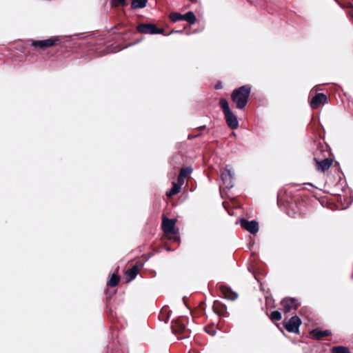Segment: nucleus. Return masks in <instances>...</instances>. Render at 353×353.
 Returning a JSON list of instances; mask_svg holds the SVG:
<instances>
[{
  "instance_id": "8",
  "label": "nucleus",
  "mask_w": 353,
  "mask_h": 353,
  "mask_svg": "<svg viewBox=\"0 0 353 353\" xmlns=\"http://www.w3.org/2000/svg\"><path fill=\"white\" fill-rule=\"evenodd\" d=\"M59 39H48L40 41H32L31 46L45 50L57 44Z\"/></svg>"
},
{
  "instance_id": "22",
  "label": "nucleus",
  "mask_w": 353,
  "mask_h": 353,
  "mask_svg": "<svg viewBox=\"0 0 353 353\" xmlns=\"http://www.w3.org/2000/svg\"><path fill=\"white\" fill-rule=\"evenodd\" d=\"M332 353H351L348 348L343 346H337L332 348Z\"/></svg>"
},
{
  "instance_id": "6",
  "label": "nucleus",
  "mask_w": 353,
  "mask_h": 353,
  "mask_svg": "<svg viewBox=\"0 0 353 353\" xmlns=\"http://www.w3.org/2000/svg\"><path fill=\"white\" fill-rule=\"evenodd\" d=\"M176 222V219H170L164 216L162 221V229L164 233L166 234H176L175 231Z\"/></svg>"
},
{
  "instance_id": "11",
  "label": "nucleus",
  "mask_w": 353,
  "mask_h": 353,
  "mask_svg": "<svg viewBox=\"0 0 353 353\" xmlns=\"http://www.w3.org/2000/svg\"><path fill=\"white\" fill-rule=\"evenodd\" d=\"M224 114L227 125L232 130L238 128L239 121L233 112L230 111Z\"/></svg>"
},
{
  "instance_id": "13",
  "label": "nucleus",
  "mask_w": 353,
  "mask_h": 353,
  "mask_svg": "<svg viewBox=\"0 0 353 353\" xmlns=\"http://www.w3.org/2000/svg\"><path fill=\"white\" fill-rule=\"evenodd\" d=\"M221 290L224 296V297L227 299L234 301L238 298V294L233 292L230 288L228 287H221Z\"/></svg>"
},
{
  "instance_id": "20",
  "label": "nucleus",
  "mask_w": 353,
  "mask_h": 353,
  "mask_svg": "<svg viewBox=\"0 0 353 353\" xmlns=\"http://www.w3.org/2000/svg\"><path fill=\"white\" fill-rule=\"evenodd\" d=\"M120 281V277L114 274H112L109 279L108 285L111 287L117 285Z\"/></svg>"
},
{
  "instance_id": "19",
  "label": "nucleus",
  "mask_w": 353,
  "mask_h": 353,
  "mask_svg": "<svg viewBox=\"0 0 353 353\" xmlns=\"http://www.w3.org/2000/svg\"><path fill=\"white\" fill-rule=\"evenodd\" d=\"M148 0H132V9L143 8L146 6Z\"/></svg>"
},
{
  "instance_id": "14",
  "label": "nucleus",
  "mask_w": 353,
  "mask_h": 353,
  "mask_svg": "<svg viewBox=\"0 0 353 353\" xmlns=\"http://www.w3.org/2000/svg\"><path fill=\"white\" fill-rule=\"evenodd\" d=\"M310 334L315 339L321 340L323 336H330L331 332L328 330L321 331L318 329H314L310 332Z\"/></svg>"
},
{
  "instance_id": "1",
  "label": "nucleus",
  "mask_w": 353,
  "mask_h": 353,
  "mask_svg": "<svg viewBox=\"0 0 353 353\" xmlns=\"http://www.w3.org/2000/svg\"><path fill=\"white\" fill-rule=\"evenodd\" d=\"M250 92L251 88L248 85H242L233 90L231 98L236 108L243 109L246 105Z\"/></svg>"
},
{
  "instance_id": "5",
  "label": "nucleus",
  "mask_w": 353,
  "mask_h": 353,
  "mask_svg": "<svg viewBox=\"0 0 353 353\" xmlns=\"http://www.w3.org/2000/svg\"><path fill=\"white\" fill-rule=\"evenodd\" d=\"M239 224L242 228L252 234H256L259 232V223L256 221H248L246 219H241L239 221Z\"/></svg>"
},
{
  "instance_id": "15",
  "label": "nucleus",
  "mask_w": 353,
  "mask_h": 353,
  "mask_svg": "<svg viewBox=\"0 0 353 353\" xmlns=\"http://www.w3.org/2000/svg\"><path fill=\"white\" fill-rule=\"evenodd\" d=\"M192 172V169L190 167H185L182 168L180 170L179 175L178 176L177 181L179 183L182 182L183 183L184 179L188 177L189 174Z\"/></svg>"
},
{
  "instance_id": "21",
  "label": "nucleus",
  "mask_w": 353,
  "mask_h": 353,
  "mask_svg": "<svg viewBox=\"0 0 353 353\" xmlns=\"http://www.w3.org/2000/svg\"><path fill=\"white\" fill-rule=\"evenodd\" d=\"M219 105H220L221 108H222L224 114L232 111L229 107V104H228V102L227 101V100H225L224 99H221L220 100Z\"/></svg>"
},
{
  "instance_id": "24",
  "label": "nucleus",
  "mask_w": 353,
  "mask_h": 353,
  "mask_svg": "<svg viewBox=\"0 0 353 353\" xmlns=\"http://www.w3.org/2000/svg\"><path fill=\"white\" fill-rule=\"evenodd\" d=\"M170 19L173 22H177L182 20V14L178 12H172L170 14Z\"/></svg>"
},
{
  "instance_id": "10",
  "label": "nucleus",
  "mask_w": 353,
  "mask_h": 353,
  "mask_svg": "<svg viewBox=\"0 0 353 353\" xmlns=\"http://www.w3.org/2000/svg\"><path fill=\"white\" fill-rule=\"evenodd\" d=\"M327 101V97L323 93H317L312 99L310 101V106L313 109L318 108L322 103H325Z\"/></svg>"
},
{
  "instance_id": "2",
  "label": "nucleus",
  "mask_w": 353,
  "mask_h": 353,
  "mask_svg": "<svg viewBox=\"0 0 353 353\" xmlns=\"http://www.w3.org/2000/svg\"><path fill=\"white\" fill-rule=\"evenodd\" d=\"M234 173L232 168L230 165L225 168L224 171L221 173V179L226 188H232L234 186Z\"/></svg>"
},
{
  "instance_id": "29",
  "label": "nucleus",
  "mask_w": 353,
  "mask_h": 353,
  "mask_svg": "<svg viewBox=\"0 0 353 353\" xmlns=\"http://www.w3.org/2000/svg\"><path fill=\"white\" fill-rule=\"evenodd\" d=\"M265 299H266V303H267V302H268V296H267V295H266V296H265Z\"/></svg>"
},
{
  "instance_id": "23",
  "label": "nucleus",
  "mask_w": 353,
  "mask_h": 353,
  "mask_svg": "<svg viewBox=\"0 0 353 353\" xmlns=\"http://www.w3.org/2000/svg\"><path fill=\"white\" fill-rule=\"evenodd\" d=\"M253 275H254L255 279L260 284V290L261 291H263V283H262V276H263V275L259 272H257V271H254Z\"/></svg>"
},
{
  "instance_id": "9",
  "label": "nucleus",
  "mask_w": 353,
  "mask_h": 353,
  "mask_svg": "<svg viewBox=\"0 0 353 353\" xmlns=\"http://www.w3.org/2000/svg\"><path fill=\"white\" fill-rule=\"evenodd\" d=\"M283 310L285 313L290 312L292 309L296 310L299 303L294 299L286 298L281 301Z\"/></svg>"
},
{
  "instance_id": "4",
  "label": "nucleus",
  "mask_w": 353,
  "mask_h": 353,
  "mask_svg": "<svg viewBox=\"0 0 353 353\" xmlns=\"http://www.w3.org/2000/svg\"><path fill=\"white\" fill-rule=\"evenodd\" d=\"M137 30L141 34H162L163 29H159L154 24L152 23H141L137 26Z\"/></svg>"
},
{
  "instance_id": "16",
  "label": "nucleus",
  "mask_w": 353,
  "mask_h": 353,
  "mask_svg": "<svg viewBox=\"0 0 353 353\" xmlns=\"http://www.w3.org/2000/svg\"><path fill=\"white\" fill-rule=\"evenodd\" d=\"M183 183L177 181V183H173L172 188L166 192V195L168 197L172 196L180 192Z\"/></svg>"
},
{
  "instance_id": "31",
  "label": "nucleus",
  "mask_w": 353,
  "mask_h": 353,
  "mask_svg": "<svg viewBox=\"0 0 353 353\" xmlns=\"http://www.w3.org/2000/svg\"><path fill=\"white\" fill-rule=\"evenodd\" d=\"M168 319H169V316H167V319H166V320H165V322H166V321H167V320H168Z\"/></svg>"
},
{
  "instance_id": "33",
  "label": "nucleus",
  "mask_w": 353,
  "mask_h": 353,
  "mask_svg": "<svg viewBox=\"0 0 353 353\" xmlns=\"http://www.w3.org/2000/svg\"><path fill=\"white\" fill-rule=\"evenodd\" d=\"M189 353H190V352H189Z\"/></svg>"
},
{
  "instance_id": "27",
  "label": "nucleus",
  "mask_w": 353,
  "mask_h": 353,
  "mask_svg": "<svg viewBox=\"0 0 353 353\" xmlns=\"http://www.w3.org/2000/svg\"><path fill=\"white\" fill-rule=\"evenodd\" d=\"M214 88L217 90L222 88V83L221 81H219L218 83H216Z\"/></svg>"
},
{
  "instance_id": "17",
  "label": "nucleus",
  "mask_w": 353,
  "mask_h": 353,
  "mask_svg": "<svg viewBox=\"0 0 353 353\" xmlns=\"http://www.w3.org/2000/svg\"><path fill=\"white\" fill-rule=\"evenodd\" d=\"M138 274V265L133 266L125 272V278L128 282L135 279Z\"/></svg>"
},
{
  "instance_id": "25",
  "label": "nucleus",
  "mask_w": 353,
  "mask_h": 353,
  "mask_svg": "<svg viewBox=\"0 0 353 353\" xmlns=\"http://www.w3.org/2000/svg\"><path fill=\"white\" fill-rule=\"evenodd\" d=\"M270 319L272 321H279L281 319V313L279 311H273L271 313Z\"/></svg>"
},
{
  "instance_id": "30",
  "label": "nucleus",
  "mask_w": 353,
  "mask_h": 353,
  "mask_svg": "<svg viewBox=\"0 0 353 353\" xmlns=\"http://www.w3.org/2000/svg\"><path fill=\"white\" fill-rule=\"evenodd\" d=\"M178 239H179V237L176 236L174 241H176Z\"/></svg>"
},
{
  "instance_id": "3",
  "label": "nucleus",
  "mask_w": 353,
  "mask_h": 353,
  "mask_svg": "<svg viewBox=\"0 0 353 353\" xmlns=\"http://www.w3.org/2000/svg\"><path fill=\"white\" fill-rule=\"evenodd\" d=\"M301 320L297 316H293L283 325L288 332L297 333L299 331V327L301 325Z\"/></svg>"
},
{
  "instance_id": "18",
  "label": "nucleus",
  "mask_w": 353,
  "mask_h": 353,
  "mask_svg": "<svg viewBox=\"0 0 353 353\" xmlns=\"http://www.w3.org/2000/svg\"><path fill=\"white\" fill-rule=\"evenodd\" d=\"M182 20L186 21L190 25H192L195 23L196 19L194 12L192 11H189L185 14H182Z\"/></svg>"
},
{
  "instance_id": "26",
  "label": "nucleus",
  "mask_w": 353,
  "mask_h": 353,
  "mask_svg": "<svg viewBox=\"0 0 353 353\" xmlns=\"http://www.w3.org/2000/svg\"><path fill=\"white\" fill-rule=\"evenodd\" d=\"M112 4L114 6H125L126 5V0H112Z\"/></svg>"
},
{
  "instance_id": "28",
  "label": "nucleus",
  "mask_w": 353,
  "mask_h": 353,
  "mask_svg": "<svg viewBox=\"0 0 353 353\" xmlns=\"http://www.w3.org/2000/svg\"><path fill=\"white\" fill-rule=\"evenodd\" d=\"M212 335H214L215 334V331H214L213 332L210 333Z\"/></svg>"
},
{
  "instance_id": "32",
  "label": "nucleus",
  "mask_w": 353,
  "mask_h": 353,
  "mask_svg": "<svg viewBox=\"0 0 353 353\" xmlns=\"http://www.w3.org/2000/svg\"><path fill=\"white\" fill-rule=\"evenodd\" d=\"M261 310H263V309H264V308H263V306H261Z\"/></svg>"
},
{
  "instance_id": "7",
  "label": "nucleus",
  "mask_w": 353,
  "mask_h": 353,
  "mask_svg": "<svg viewBox=\"0 0 353 353\" xmlns=\"http://www.w3.org/2000/svg\"><path fill=\"white\" fill-rule=\"evenodd\" d=\"M185 319L181 318L173 322L172 325V329L173 332L175 334H186L189 330L186 328L185 323Z\"/></svg>"
},
{
  "instance_id": "12",
  "label": "nucleus",
  "mask_w": 353,
  "mask_h": 353,
  "mask_svg": "<svg viewBox=\"0 0 353 353\" xmlns=\"http://www.w3.org/2000/svg\"><path fill=\"white\" fill-rule=\"evenodd\" d=\"M316 169L321 172H325L327 170L332 164V160L330 159H325L322 161H318L316 159Z\"/></svg>"
}]
</instances>
